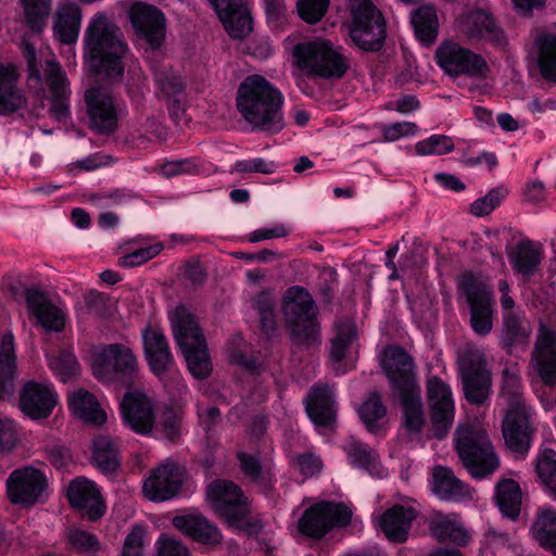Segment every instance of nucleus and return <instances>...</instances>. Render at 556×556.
Masks as SVG:
<instances>
[{"label": "nucleus", "instance_id": "1", "mask_svg": "<svg viewBox=\"0 0 556 556\" xmlns=\"http://www.w3.org/2000/svg\"><path fill=\"white\" fill-rule=\"evenodd\" d=\"M282 105V93L262 76H249L238 87V111L254 130L281 131L286 126Z\"/></svg>", "mask_w": 556, "mask_h": 556}, {"label": "nucleus", "instance_id": "2", "mask_svg": "<svg viewBox=\"0 0 556 556\" xmlns=\"http://www.w3.org/2000/svg\"><path fill=\"white\" fill-rule=\"evenodd\" d=\"M84 40L91 70L106 79L122 80L128 46L119 28L99 13L89 23Z\"/></svg>", "mask_w": 556, "mask_h": 556}, {"label": "nucleus", "instance_id": "3", "mask_svg": "<svg viewBox=\"0 0 556 556\" xmlns=\"http://www.w3.org/2000/svg\"><path fill=\"white\" fill-rule=\"evenodd\" d=\"M282 314L293 346L309 350L320 345L318 307L305 288L293 286L287 289L282 300Z\"/></svg>", "mask_w": 556, "mask_h": 556}, {"label": "nucleus", "instance_id": "4", "mask_svg": "<svg viewBox=\"0 0 556 556\" xmlns=\"http://www.w3.org/2000/svg\"><path fill=\"white\" fill-rule=\"evenodd\" d=\"M207 498L229 528L256 535L264 528L260 516L252 515L251 502L241 488L229 480H215L207 485Z\"/></svg>", "mask_w": 556, "mask_h": 556}, {"label": "nucleus", "instance_id": "5", "mask_svg": "<svg viewBox=\"0 0 556 556\" xmlns=\"http://www.w3.org/2000/svg\"><path fill=\"white\" fill-rule=\"evenodd\" d=\"M174 339L185 356L191 375L203 380L212 371L206 340L195 316L185 305L168 314Z\"/></svg>", "mask_w": 556, "mask_h": 556}, {"label": "nucleus", "instance_id": "6", "mask_svg": "<svg viewBox=\"0 0 556 556\" xmlns=\"http://www.w3.org/2000/svg\"><path fill=\"white\" fill-rule=\"evenodd\" d=\"M455 448L463 466L473 479L488 478L500 466L494 446L482 429L471 426L458 427Z\"/></svg>", "mask_w": 556, "mask_h": 556}, {"label": "nucleus", "instance_id": "7", "mask_svg": "<svg viewBox=\"0 0 556 556\" xmlns=\"http://www.w3.org/2000/svg\"><path fill=\"white\" fill-rule=\"evenodd\" d=\"M351 13L349 36L365 52H378L387 39V22L371 0H348Z\"/></svg>", "mask_w": 556, "mask_h": 556}, {"label": "nucleus", "instance_id": "8", "mask_svg": "<svg viewBox=\"0 0 556 556\" xmlns=\"http://www.w3.org/2000/svg\"><path fill=\"white\" fill-rule=\"evenodd\" d=\"M92 370L94 377L103 383H116L130 389L139 375V363L128 345L111 343L94 354Z\"/></svg>", "mask_w": 556, "mask_h": 556}, {"label": "nucleus", "instance_id": "9", "mask_svg": "<svg viewBox=\"0 0 556 556\" xmlns=\"http://www.w3.org/2000/svg\"><path fill=\"white\" fill-rule=\"evenodd\" d=\"M294 56L300 67L325 79H340L350 67L342 48L334 47L326 39L298 43L294 47Z\"/></svg>", "mask_w": 556, "mask_h": 556}, {"label": "nucleus", "instance_id": "10", "mask_svg": "<svg viewBox=\"0 0 556 556\" xmlns=\"http://www.w3.org/2000/svg\"><path fill=\"white\" fill-rule=\"evenodd\" d=\"M457 291L469 307L473 332L481 337L489 334L493 329L495 306L492 287L472 273H465L458 278Z\"/></svg>", "mask_w": 556, "mask_h": 556}, {"label": "nucleus", "instance_id": "11", "mask_svg": "<svg viewBox=\"0 0 556 556\" xmlns=\"http://www.w3.org/2000/svg\"><path fill=\"white\" fill-rule=\"evenodd\" d=\"M352 510L344 503L320 501L304 510L298 521L301 534L320 540L332 529L350 523Z\"/></svg>", "mask_w": 556, "mask_h": 556}, {"label": "nucleus", "instance_id": "12", "mask_svg": "<svg viewBox=\"0 0 556 556\" xmlns=\"http://www.w3.org/2000/svg\"><path fill=\"white\" fill-rule=\"evenodd\" d=\"M48 486L46 473L34 466L14 469L5 481L10 503L23 507L45 503L48 498Z\"/></svg>", "mask_w": 556, "mask_h": 556}, {"label": "nucleus", "instance_id": "13", "mask_svg": "<svg viewBox=\"0 0 556 556\" xmlns=\"http://www.w3.org/2000/svg\"><path fill=\"white\" fill-rule=\"evenodd\" d=\"M534 420L535 410L531 405L504 409L502 433L513 453L525 456L529 452L536 432Z\"/></svg>", "mask_w": 556, "mask_h": 556}, {"label": "nucleus", "instance_id": "14", "mask_svg": "<svg viewBox=\"0 0 556 556\" xmlns=\"http://www.w3.org/2000/svg\"><path fill=\"white\" fill-rule=\"evenodd\" d=\"M128 18L138 40L151 50L160 49L166 39L165 14L152 4L135 1L128 10Z\"/></svg>", "mask_w": 556, "mask_h": 556}, {"label": "nucleus", "instance_id": "15", "mask_svg": "<svg viewBox=\"0 0 556 556\" xmlns=\"http://www.w3.org/2000/svg\"><path fill=\"white\" fill-rule=\"evenodd\" d=\"M439 66L450 76H485L489 66L485 60L456 42H443L435 51Z\"/></svg>", "mask_w": 556, "mask_h": 556}, {"label": "nucleus", "instance_id": "16", "mask_svg": "<svg viewBox=\"0 0 556 556\" xmlns=\"http://www.w3.org/2000/svg\"><path fill=\"white\" fill-rule=\"evenodd\" d=\"M430 420L437 439H443L453 426L455 405L452 391L441 378L433 376L427 381Z\"/></svg>", "mask_w": 556, "mask_h": 556}, {"label": "nucleus", "instance_id": "17", "mask_svg": "<svg viewBox=\"0 0 556 556\" xmlns=\"http://www.w3.org/2000/svg\"><path fill=\"white\" fill-rule=\"evenodd\" d=\"M381 367L395 394L418 389L413 357L401 346L390 345L383 352Z\"/></svg>", "mask_w": 556, "mask_h": 556}, {"label": "nucleus", "instance_id": "18", "mask_svg": "<svg viewBox=\"0 0 556 556\" xmlns=\"http://www.w3.org/2000/svg\"><path fill=\"white\" fill-rule=\"evenodd\" d=\"M45 80L50 93L48 97L50 103L49 115L60 123L66 122L71 116L70 100L72 91L70 80L58 62L53 60L46 61Z\"/></svg>", "mask_w": 556, "mask_h": 556}, {"label": "nucleus", "instance_id": "19", "mask_svg": "<svg viewBox=\"0 0 556 556\" xmlns=\"http://www.w3.org/2000/svg\"><path fill=\"white\" fill-rule=\"evenodd\" d=\"M85 103L93 131L110 135L116 130L118 117L110 93L101 88L91 87L85 92Z\"/></svg>", "mask_w": 556, "mask_h": 556}, {"label": "nucleus", "instance_id": "20", "mask_svg": "<svg viewBox=\"0 0 556 556\" xmlns=\"http://www.w3.org/2000/svg\"><path fill=\"white\" fill-rule=\"evenodd\" d=\"M531 364L544 384H556V331L543 323L538 329Z\"/></svg>", "mask_w": 556, "mask_h": 556}, {"label": "nucleus", "instance_id": "21", "mask_svg": "<svg viewBox=\"0 0 556 556\" xmlns=\"http://www.w3.org/2000/svg\"><path fill=\"white\" fill-rule=\"evenodd\" d=\"M184 482L182 469L174 463H165L155 468L143 484L144 495L153 502L173 498Z\"/></svg>", "mask_w": 556, "mask_h": 556}, {"label": "nucleus", "instance_id": "22", "mask_svg": "<svg viewBox=\"0 0 556 556\" xmlns=\"http://www.w3.org/2000/svg\"><path fill=\"white\" fill-rule=\"evenodd\" d=\"M124 424L138 434H149L154 426L155 415L151 400L141 392H127L121 403Z\"/></svg>", "mask_w": 556, "mask_h": 556}, {"label": "nucleus", "instance_id": "23", "mask_svg": "<svg viewBox=\"0 0 556 556\" xmlns=\"http://www.w3.org/2000/svg\"><path fill=\"white\" fill-rule=\"evenodd\" d=\"M305 410L318 428L332 429L337 421L334 390L329 384H314L304 401Z\"/></svg>", "mask_w": 556, "mask_h": 556}, {"label": "nucleus", "instance_id": "24", "mask_svg": "<svg viewBox=\"0 0 556 556\" xmlns=\"http://www.w3.org/2000/svg\"><path fill=\"white\" fill-rule=\"evenodd\" d=\"M67 500L72 507L90 521L104 515L105 507L96 484L86 478L74 479L67 488Z\"/></svg>", "mask_w": 556, "mask_h": 556}, {"label": "nucleus", "instance_id": "25", "mask_svg": "<svg viewBox=\"0 0 556 556\" xmlns=\"http://www.w3.org/2000/svg\"><path fill=\"white\" fill-rule=\"evenodd\" d=\"M463 28L470 39L485 40L497 47H504L507 43L503 28L486 10L473 9L467 12L463 18Z\"/></svg>", "mask_w": 556, "mask_h": 556}, {"label": "nucleus", "instance_id": "26", "mask_svg": "<svg viewBox=\"0 0 556 556\" xmlns=\"http://www.w3.org/2000/svg\"><path fill=\"white\" fill-rule=\"evenodd\" d=\"M143 352L151 371L162 377L174 364V357L165 333L154 327H147L142 332Z\"/></svg>", "mask_w": 556, "mask_h": 556}, {"label": "nucleus", "instance_id": "27", "mask_svg": "<svg viewBox=\"0 0 556 556\" xmlns=\"http://www.w3.org/2000/svg\"><path fill=\"white\" fill-rule=\"evenodd\" d=\"M56 404V396L48 384L27 381L20 393V408L33 419L47 418Z\"/></svg>", "mask_w": 556, "mask_h": 556}, {"label": "nucleus", "instance_id": "28", "mask_svg": "<svg viewBox=\"0 0 556 556\" xmlns=\"http://www.w3.org/2000/svg\"><path fill=\"white\" fill-rule=\"evenodd\" d=\"M25 300L29 312L46 330L60 332L64 329L63 312L50 302L45 291L35 287L28 288Z\"/></svg>", "mask_w": 556, "mask_h": 556}, {"label": "nucleus", "instance_id": "29", "mask_svg": "<svg viewBox=\"0 0 556 556\" xmlns=\"http://www.w3.org/2000/svg\"><path fill=\"white\" fill-rule=\"evenodd\" d=\"M416 518L414 508L396 504L380 516L379 527L390 542L404 543Z\"/></svg>", "mask_w": 556, "mask_h": 556}, {"label": "nucleus", "instance_id": "30", "mask_svg": "<svg viewBox=\"0 0 556 556\" xmlns=\"http://www.w3.org/2000/svg\"><path fill=\"white\" fill-rule=\"evenodd\" d=\"M531 328L516 312H503L500 344L508 353L525 351L530 343Z\"/></svg>", "mask_w": 556, "mask_h": 556}, {"label": "nucleus", "instance_id": "31", "mask_svg": "<svg viewBox=\"0 0 556 556\" xmlns=\"http://www.w3.org/2000/svg\"><path fill=\"white\" fill-rule=\"evenodd\" d=\"M173 525L186 535L202 544L216 545L223 539L218 528L202 515L176 516L173 519Z\"/></svg>", "mask_w": 556, "mask_h": 556}, {"label": "nucleus", "instance_id": "32", "mask_svg": "<svg viewBox=\"0 0 556 556\" xmlns=\"http://www.w3.org/2000/svg\"><path fill=\"white\" fill-rule=\"evenodd\" d=\"M507 255L513 269L527 278L538 270L543 258L541 244L530 239L519 241Z\"/></svg>", "mask_w": 556, "mask_h": 556}, {"label": "nucleus", "instance_id": "33", "mask_svg": "<svg viewBox=\"0 0 556 556\" xmlns=\"http://www.w3.org/2000/svg\"><path fill=\"white\" fill-rule=\"evenodd\" d=\"M240 470L243 476L254 483L258 491L268 496L275 488V475L269 466H264L260 457L245 453H237Z\"/></svg>", "mask_w": 556, "mask_h": 556}, {"label": "nucleus", "instance_id": "34", "mask_svg": "<svg viewBox=\"0 0 556 556\" xmlns=\"http://www.w3.org/2000/svg\"><path fill=\"white\" fill-rule=\"evenodd\" d=\"M16 83L15 68L0 64V114L2 115L14 113L26 105V98Z\"/></svg>", "mask_w": 556, "mask_h": 556}, {"label": "nucleus", "instance_id": "35", "mask_svg": "<svg viewBox=\"0 0 556 556\" xmlns=\"http://www.w3.org/2000/svg\"><path fill=\"white\" fill-rule=\"evenodd\" d=\"M433 492L444 501H460L470 496L469 486L456 478L454 472L443 466L433 469Z\"/></svg>", "mask_w": 556, "mask_h": 556}, {"label": "nucleus", "instance_id": "36", "mask_svg": "<svg viewBox=\"0 0 556 556\" xmlns=\"http://www.w3.org/2000/svg\"><path fill=\"white\" fill-rule=\"evenodd\" d=\"M500 395L504 401L505 408L530 405L525 397L521 368L518 363L507 364L504 367Z\"/></svg>", "mask_w": 556, "mask_h": 556}, {"label": "nucleus", "instance_id": "37", "mask_svg": "<svg viewBox=\"0 0 556 556\" xmlns=\"http://www.w3.org/2000/svg\"><path fill=\"white\" fill-rule=\"evenodd\" d=\"M403 407V424L410 433L418 434L422 430L426 418L420 388L396 394Z\"/></svg>", "mask_w": 556, "mask_h": 556}, {"label": "nucleus", "instance_id": "38", "mask_svg": "<svg viewBox=\"0 0 556 556\" xmlns=\"http://www.w3.org/2000/svg\"><path fill=\"white\" fill-rule=\"evenodd\" d=\"M431 535L439 542H450L465 545L469 541V534L463 525L451 516L434 515L429 522Z\"/></svg>", "mask_w": 556, "mask_h": 556}, {"label": "nucleus", "instance_id": "39", "mask_svg": "<svg viewBox=\"0 0 556 556\" xmlns=\"http://www.w3.org/2000/svg\"><path fill=\"white\" fill-rule=\"evenodd\" d=\"M68 406L74 415L84 421L93 424L105 421V413L101 409L98 400L87 390L80 389L68 394Z\"/></svg>", "mask_w": 556, "mask_h": 556}, {"label": "nucleus", "instance_id": "40", "mask_svg": "<svg viewBox=\"0 0 556 556\" xmlns=\"http://www.w3.org/2000/svg\"><path fill=\"white\" fill-rule=\"evenodd\" d=\"M495 500L501 513L516 520L521 509V490L514 479H502L495 485Z\"/></svg>", "mask_w": 556, "mask_h": 556}, {"label": "nucleus", "instance_id": "41", "mask_svg": "<svg viewBox=\"0 0 556 556\" xmlns=\"http://www.w3.org/2000/svg\"><path fill=\"white\" fill-rule=\"evenodd\" d=\"M80 20V9L74 4L64 5L56 12L53 29L62 43L72 45L76 42L79 34Z\"/></svg>", "mask_w": 556, "mask_h": 556}, {"label": "nucleus", "instance_id": "42", "mask_svg": "<svg viewBox=\"0 0 556 556\" xmlns=\"http://www.w3.org/2000/svg\"><path fill=\"white\" fill-rule=\"evenodd\" d=\"M531 533L540 546L556 555V510L553 508L538 510Z\"/></svg>", "mask_w": 556, "mask_h": 556}, {"label": "nucleus", "instance_id": "43", "mask_svg": "<svg viewBox=\"0 0 556 556\" xmlns=\"http://www.w3.org/2000/svg\"><path fill=\"white\" fill-rule=\"evenodd\" d=\"M343 450L353 466L366 470L371 476L380 475L381 465L378 454L368 444L355 438H350Z\"/></svg>", "mask_w": 556, "mask_h": 556}, {"label": "nucleus", "instance_id": "44", "mask_svg": "<svg viewBox=\"0 0 556 556\" xmlns=\"http://www.w3.org/2000/svg\"><path fill=\"white\" fill-rule=\"evenodd\" d=\"M217 15L228 35L233 39H243L253 29L252 17L245 9L243 0H240L237 7H230Z\"/></svg>", "mask_w": 556, "mask_h": 556}, {"label": "nucleus", "instance_id": "45", "mask_svg": "<svg viewBox=\"0 0 556 556\" xmlns=\"http://www.w3.org/2000/svg\"><path fill=\"white\" fill-rule=\"evenodd\" d=\"M534 47L542 77L548 81H556V36L542 33L536 36Z\"/></svg>", "mask_w": 556, "mask_h": 556}, {"label": "nucleus", "instance_id": "46", "mask_svg": "<svg viewBox=\"0 0 556 556\" xmlns=\"http://www.w3.org/2000/svg\"><path fill=\"white\" fill-rule=\"evenodd\" d=\"M92 459L103 473H113L119 467L118 448L109 435H99L93 440Z\"/></svg>", "mask_w": 556, "mask_h": 556}, {"label": "nucleus", "instance_id": "47", "mask_svg": "<svg viewBox=\"0 0 556 556\" xmlns=\"http://www.w3.org/2000/svg\"><path fill=\"white\" fill-rule=\"evenodd\" d=\"M15 365L14 338L7 333L0 343V397L13 390Z\"/></svg>", "mask_w": 556, "mask_h": 556}, {"label": "nucleus", "instance_id": "48", "mask_svg": "<svg viewBox=\"0 0 556 556\" xmlns=\"http://www.w3.org/2000/svg\"><path fill=\"white\" fill-rule=\"evenodd\" d=\"M333 328L336 336L331 340L330 358L336 363H341L348 349L357 338V329L355 323L350 318L337 319Z\"/></svg>", "mask_w": 556, "mask_h": 556}, {"label": "nucleus", "instance_id": "49", "mask_svg": "<svg viewBox=\"0 0 556 556\" xmlns=\"http://www.w3.org/2000/svg\"><path fill=\"white\" fill-rule=\"evenodd\" d=\"M412 24L417 38L429 45L438 36L439 21L433 7L421 5L412 13Z\"/></svg>", "mask_w": 556, "mask_h": 556}, {"label": "nucleus", "instance_id": "50", "mask_svg": "<svg viewBox=\"0 0 556 556\" xmlns=\"http://www.w3.org/2000/svg\"><path fill=\"white\" fill-rule=\"evenodd\" d=\"M465 399L470 404L482 405L490 397L492 390V376L490 374H478L460 376Z\"/></svg>", "mask_w": 556, "mask_h": 556}, {"label": "nucleus", "instance_id": "51", "mask_svg": "<svg viewBox=\"0 0 556 556\" xmlns=\"http://www.w3.org/2000/svg\"><path fill=\"white\" fill-rule=\"evenodd\" d=\"M460 376L490 374L483 351L475 345H466L458 352L457 357Z\"/></svg>", "mask_w": 556, "mask_h": 556}, {"label": "nucleus", "instance_id": "52", "mask_svg": "<svg viewBox=\"0 0 556 556\" xmlns=\"http://www.w3.org/2000/svg\"><path fill=\"white\" fill-rule=\"evenodd\" d=\"M387 408L378 392H371L358 408V415L366 429L371 433L380 430L379 420L386 416Z\"/></svg>", "mask_w": 556, "mask_h": 556}, {"label": "nucleus", "instance_id": "53", "mask_svg": "<svg viewBox=\"0 0 556 556\" xmlns=\"http://www.w3.org/2000/svg\"><path fill=\"white\" fill-rule=\"evenodd\" d=\"M536 472L549 494L556 498V452L554 450L544 448L539 452Z\"/></svg>", "mask_w": 556, "mask_h": 556}, {"label": "nucleus", "instance_id": "54", "mask_svg": "<svg viewBox=\"0 0 556 556\" xmlns=\"http://www.w3.org/2000/svg\"><path fill=\"white\" fill-rule=\"evenodd\" d=\"M48 364L62 382H66L77 375L79 369L74 353L67 350H62L56 355H50Z\"/></svg>", "mask_w": 556, "mask_h": 556}, {"label": "nucleus", "instance_id": "55", "mask_svg": "<svg viewBox=\"0 0 556 556\" xmlns=\"http://www.w3.org/2000/svg\"><path fill=\"white\" fill-rule=\"evenodd\" d=\"M26 21L31 28L40 29L51 12V0H21Z\"/></svg>", "mask_w": 556, "mask_h": 556}, {"label": "nucleus", "instance_id": "56", "mask_svg": "<svg viewBox=\"0 0 556 556\" xmlns=\"http://www.w3.org/2000/svg\"><path fill=\"white\" fill-rule=\"evenodd\" d=\"M454 141L445 135H432L416 143L415 150L419 155H443L454 150Z\"/></svg>", "mask_w": 556, "mask_h": 556}, {"label": "nucleus", "instance_id": "57", "mask_svg": "<svg viewBox=\"0 0 556 556\" xmlns=\"http://www.w3.org/2000/svg\"><path fill=\"white\" fill-rule=\"evenodd\" d=\"M507 194L506 189L504 188H494L491 189L485 195L477 199L470 205V212L475 216H485L489 215L496 206L500 205L501 201Z\"/></svg>", "mask_w": 556, "mask_h": 556}, {"label": "nucleus", "instance_id": "58", "mask_svg": "<svg viewBox=\"0 0 556 556\" xmlns=\"http://www.w3.org/2000/svg\"><path fill=\"white\" fill-rule=\"evenodd\" d=\"M146 539V528L135 525L124 540L121 556H144Z\"/></svg>", "mask_w": 556, "mask_h": 556}, {"label": "nucleus", "instance_id": "59", "mask_svg": "<svg viewBox=\"0 0 556 556\" xmlns=\"http://www.w3.org/2000/svg\"><path fill=\"white\" fill-rule=\"evenodd\" d=\"M329 0H299L296 3L300 17L309 24H316L327 13Z\"/></svg>", "mask_w": 556, "mask_h": 556}, {"label": "nucleus", "instance_id": "60", "mask_svg": "<svg viewBox=\"0 0 556 556\" xmlns=\"http://www.w3.org/2000/svg\"><path fill=\"white\" fill-rule=\"evenodd\" d=\"M163 250L162 243H155L149 247L140 248L131 253H128L118 260V265L122 267H135L147 263Z\"/></svg>", "mask_w": 556, "mask_h": 556}, {"label": "nucleus", "instance_id": "61", "mask_svg": "<svg viewBox=\"0 0 556 556\" xmlns=\"http://www.w3.org/2000/svg\"><path fill=\"white\" fill-rule=\"evenodd\" d=\"M157 556H188V548L177 539L161 534L156 541Z\"/></svg>", "mask_w": 556, "mask_h": 556}, {"label": "nucleus", "instance_id": "62", "mask_svg": "<svg viewBox=\"0 0 556 556\" xmlns=\"http://www.w3.org/2000/svg\"><path fill=\"white\" fill-rule=\"evenodd\" d=\"M276 170L274 162H267L262 157H255L252 160H242L236 162L233 172L237 173H261V174H273Z\"/></svg>", "mask_w": 556, "mask_h": 556}, {"label": "nucleus", "instance_id": "63", "mask_svg": "<svg viewBox=\"0 0 556 556\" xmlns=\"http://www.w3.org/2000/svg\"><path fill=\"white\" fill-rule=\"evenodd\" d=\"M418 126L412 122H396L387 125L382 129L386 141H395L402 137L413 136L417 132Z\"/></svg>", "mask_w": 556, "mask_h": 556}, {"label": "nucleus", "instance_id": "64", "mask_svg": "<svg viewBox=\"0 0 556 556\" xmlns=\"http://www.w3.org/2000/svg\"><path fill=\"white\" fill-rule=\"evenodd\" d=\"M45 453L48 460L58 469L66 467L72 460V454L70 450L59 443L46 445Z\"/></svg>", "mask_w": 556, "mask_h": 556}]
</instances>
